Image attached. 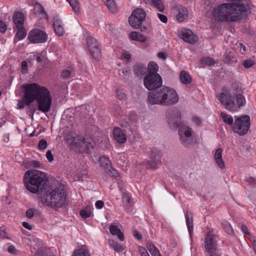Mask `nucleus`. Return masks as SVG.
<instances>
[{
    "mask_svg": "<svg viewBox=\"0 0 256 256\" xmlns=\"http://www.w3.org/2000/svg\"><path fill=\"white\" fill-rule=\"evenodd\" d=\"M22 88L24 90V102H18V106L20 109L24 108V103L30 106L36 100L38 110L44 114L50 111L52 100L50 92L47 88L34 82L24 85Z\"/></svg>",
    "mask_w": 256,
    "mask_h": 256,
    "instance_id": "f257e3e1",
    "label": "nucleus"
},
{
    "mask_svg": "<svg viewBox=\"0 0 256 256\" xmlns=\"http://www.w3.org/2000/svg\"><path fill=\"white\" fill-rule=\"evenodd\" d=\"M26 189L33 194L42 192L47 186L48 179L44 172L36 170H27L24 176Z\"/></svg>",
    "mask_w": 256,
    "mask_h": 256,
    "instance_id": "f03ea898",
    "label": "nucleus"
},
{
    "mask_svg": "<svg viewBox=\"0 0 256 256\" xmlns=\"http://www.w3.org/2000/svg\"><path fill=\"white\" fill-rule=\"evenodd\" d=\"M42 202L52 208H61L66 203V196L64 189L59 186L45 190L41 196Z\"/></svg>",
    "mask_w": 256,
    "mask_h": 256,
    "instance_id": "7ed1b4c3",
    "label": "nucleus"
},
{
    "mask_svg": "<svg viewBox=\"0 0 256 256\" xmlns=\"http://www.w3.org/2000/svg\"><path fill=\"white\" fill-rule=\"evenodd\" d=\"M250 125V118L248 115L240 117H235L234 126L232 127L234 133L240 136H244L247 134Z\"/></svg>",
    "mask_w": 256,
    "mask_h": 256,
    "instance_id": "20e7f679",
    "label": "nucleus"
},
{
    "mask_svg": "<svg viewBox=\"0 0 256 256\" xmlns=\"http://www.w3.org/2000/svg\"><path fill=\"white\" fill-rule=\"evenodd\" d=\"M217 98L224 108L230 112H236L237 106L235 103L234 96L228 91L220 92L217 95Z\"/></svg>",
    "mask_w": 256,
    "mask_h": 256,
    "instance_id": "39448f33",
    "label": "nucleus"
},
{
    "mask_svg": "<svg viewBox=\"0 0 256 256\" xmlns=\"http://www.w3.org/2000/svg\"><path fill=\"white\" fill-rule=\"evenodd\" d=\"M166 88V86H162L154 90L149 92L148 98V102L152 104L163 106Z\"/></svg>",
    "mask_w": 256,
    "mask_h": 256,
    "instance_id": "423d86ee",
    "label": "nucleus"
},
{
    "mask_svg": "<svg viewBox=\"0 0 256 256\" xmlns=\"http://www.w3.org/2000/svg\"><path fill=\"white\" fill-rule=\"evenodd\" d=\"M162 78L160 74L148 73L144 79L145 87L150 90H154L162 85Z\"/></svg>",
    "mask_w": 256,
    "mask_h": 256,
    "instance_id": "0eeeda50",
    "label": "nucleus"
},
{
    "mask_svg": "<svg viewBox=\"0 0 256 256\" xmlns=\"http://www.w3.org/2000/svg\"><path fill=\"white\" fill-rule=\"evenodd\" d=\"M205 248L206 251L210 254V256L220 254L218 249L217 236L214 234L212 232H209L205 238Z\"/></svg>",
    "mask_w": 256,
    "mask_h": 256,
    "instance_id": "6e6552de",
    "label": "nucleus"
},
{
    "mask_svg": "<svg viewBox=\"0 0 256 256\" xmlns=\"http://www.w3.org/2000/svg\"><path fill=\"white\" fill-rule=\"evenodd\" d=\"M146 12L142 8L134 10L128 18L130 24L134 28L138 29L146 18Z\"/></svg>",
    "mask_w": 256,
    "mask_h": 256,
    "instance_id": "1a4fd4ad",
    "label": "nucleus"
},
{
    "mask_svg": "<svg viewBox=\"0 0 256 256\" xmlns=\"http://www.w3.org/2000/svg\"><path fill=\"white\" fill-rule=\"evenodd\" d=\"M168 122L172 128L179 126L181 124V114L180 110L176 108L168 109L166 112Z\"/></svg>",
    "mask_w": 256,
    "mask_h": 256,
    "instance_id": "9d476101",
    "label": "nucleus"
},
{
    "mask_svg": "<svg viewBox=\"0 0 256 256\" xmlns=\"http://www.w3.org/2000/svg\"><path fill=\"white\" fill-rule=\"evenodd\" d=\"M179 135L182 144L184 146H188L193 142L192 129L186 126H182L179 130Z\"/></svg>",
    "mask_w": 256,
    "mask_h": 256,
    "instance_id": "9b49d317",
    "label": "nucleus"
},
{
    "mask_svg": "<svg viewBox=\"0 0 256 256\" xmlns=\"http://www.w3.org/2000/svg\"><path fill=\"white\" fill-rule=\"evenodd\" d=\"M28 38L32 43H43L46 41L48 36L44 32L40 30L34 29L29 32Z\"/></svg>",
    "mask_w": 256,
    "mask_h": 256,
    "instance_id": "f8f14e48",
    "label": "nucleus"
},
{
    "mask_svg": "<svg viewBox=\"0 0 256 256\" xmlns=\"http://www.w3.org/2000/svg\"><path fill=\"white\" fill-rule=\"evenodd\" d=\"M179 96L174 89L166 86L163 106H168L176 104Z\"/></svg>",
    "mask_w": 256,
    "mask_h": 256,
    "instance_id": "ddd939ff",
    "label": "nucleus"
},
{
    "mask_svg": "<svg viewBox=\"0 0 256 256\" xmlns=\"http://www.w3.org/2000/svg\"><path fill=\"white\" fill-rule=\"evenodd\" d=\"M86 44L92 57L98 60L100 57V52L96 40L92 37L86 38Z\"/></svg>",
    "mask_w": 256,
    "mask_h": 256,
    "instance_id": "4468645a",
    "label": "nucleus"
},
{
    "mask_svg": "<svg viewBox=\"0 0 256 256\" xmlns=\"http://www.w3.org/2000/svg\"><path fill=\"white\" fill-rule=\"evenodd\" d=\"M162 155V152L160 150L156 148L152 150L150 157L151 161L147 163L146 166L149 168H155L160 163Z\"/></svg>",
    "mask_w": 256,
    "mask_h": 256,
    "instance_id": "2eb2a0df",
    "label": "nucleus"
},
{
    "mask_svg": "<svg viewBox=\"0 0 256 256\" xmlns=\"http://www.w3.org/2000/svg\"><path fill=\"white\" fill-rule=\"evenodd\" d=\"M86 138L77 137L74 139L72 145L74 146L75 150L80 152H85V142Z\"/></svg>",
    "mask_w": 256,
    "mask_h": 256,
    "instance_id": "dca6fc26",
    "label": "nucleus"
},
{
    "mask_svg": "<svg viewBox=\"0 0 256 256\" xmlns=\"http://www.w3.org/2000/svg\"><path fill=\"white\" fill-rule=\"evenodd\" d=\"M178 14L176 16V20L179 22H182L186 20L188 16V9L182 6H178L176 7Z\"/></svg>",
    "mask_w": 256,
    "mask_h": 256,
    "instance_id": "f3484780",
    "label": "nucleus"
},
{
    "mask_svg": "<svg viewBox=\"0 0 256 256\" xmlns=\"http://www.w3.org/2000/svg\"><path fill=\"white\" fill-rule=\"evenodd\" d=\"M181 38L184 42L190 44H194L198 41V37L189 30H185L182 32Z\"/></svg>",
    "mask_w": 256,
    "mask_h": 256,
    "instance_id": "a211bd4d",
    "label": "nucleus"
},
{
    "mask_svg": "<svg viewBox=\"0 0 256 256\" xmlns=\"http://www.w3.org/2000/svg\"><path fill=\"white\" fill-rule=\"evenodd\" d=\"M53 27L56 33L59 36H61L64 34V29L62 26L61 20L58 16L54 18Z\"/></svg>",
    "mask_w": 256,
    "mask_h": 256,
    "instance_id": "6ab92c4d",
    "label": "nucleus"
},
{
    "mask_svg": "<svg viewBox=\"0 0 256 256\" xmlns=\"http://www.w3.org/2000/svg\"><path fill=\"white\" fill-rule=\"evenodd\" d=\"M222 149L218 148L214 154V158L218 166L221 169L224 168L225 164L222 158Z\"/></svg>",
    "mask_w": 256,
    "mask_h": 256,
    "instance_id": "aec40b11",
    "label": "nucleus"
},
{
    "mask_svg": "<svg viewBox=\"0 0 256 256\" xmlns=\"http://www.w3.org/2000/svg\"><path fill=\"white\" fill-rule=\"evenodd\" d=\"M114 136L115 140L119 143L123 144L126 141V134L119 128H116L114 130Z\"/></svg>",
    "mask_w": 256,
    "mask_h": 256,
    "instance_id": "412c9836",
    "label": "nucleus"
},
{
    "mask_svg": "<svg viewBox=\"0 0 256 256\" xmlns=\"http://www.w3.org/2000/svg\"><path fill=\"white\" fill-rule=\"evenodd\" d=\"M24 15L22 12H18L14 14L13 21L16 28L24 26Z\"/></svg>",
    "mask_w": 256,
    "mask_h": 256,
    "instance_id": "4be33fe9",
    "label": "nucleus"
},
{
    "mask_svg": "<svg viewBox=\"0 0 256 256\" xmlns=\"http://www.w3.org/2000/svg\"><path fill=\"white\" fill-rule=\"evenodd\" d=\"M110 233L112 235L116 236L120 241H124V233L118 228L117 226L112 224L109 228Z\"/></svg>",
    "mask_w": 256,
    "mask_h": 256,
    "instance_id": "5701e85b",
    "label": "nucleus"
},
{
    "mask_svg": "<svg viewBox=\"0 0 256 256\" xmlns=\"http://www.w3.org/2000/svg\"><path fill=\"white\" fill-rule=\"evenodd\" d=\"M134 72L138 76H141L147 72V68L144 64H140L134 66Z\"/></svg>",
    "mask_w": 256,
    "mask_h": 256,
    "instance_id": "b1692460",
    "label": "nucleus"
},
{
    "mask_svg": "<svg viewBox=\"0 0 256 256\" xmlns=\"http://www.w3.org/2000/svg\"><path fill=\"white\" fill-rule=\"evenodd\" d=\"M96 160H98L100 162V164L104 167L105 170L111 166L112 163L108 158L105 156H102L100 158L96 156Z\"/></svg>",
    "mask_w": 256,
    "mask_h": 256,
    "instance_id": "393cba45",
    "label": "nucleus"
},
{
    "mask_svg": "<svg viewBox=\"0 0 256 256\" xmlns=\"http://www.w3.org/2000/svg\"><path fill=\"white\" fill-rule=\"evenodd\" d=\"M180 82L184 84H190L192 80V77L186 71H182L180 75Z\"/></svg>",
    "mask_w": 256,
    "mask_h": 256,
    "instance_id": "a878e982",
    "label": "nucleus"
},
{
    "mask_svg": "<svg viewBox=\"0 0 256 256\" xmlns=\"http://www.w3.org/2000/svg\"><path fill=\"white\" fill-rule=\"evenodd\" d=\"M34 13L36 15H41L44 18H47V14L44 10V8L40 3H36L34 7Z\"/></svg>",
    "mask_w": 256,
    "mask_h": 256,
    "instance_id": "bb28decb",
    "label": "nucleus"
},
{
    "mask_svg": "<svg viewBox=\"0 0 256 256\" xmlns=\"http://www.w3.org/2000/svg\"><path fill=\"white\" fill-rule=\"evenodd\" d=\"M234 98H235L236 100V104L237 106V110L246 104L244 96L241 94H234Z\"/></svg>",
    "mask_w": 256,
    "mask_h": 256,
    "instance_id": "cd10ccee",
    "label": "nucleus"
},
{
    "mask_svg": "<svg viewBox=\"0 0 256 256\" xmlns=\"http://www.w3.org/2000/svg\"><path fill=\"white\" fill-rule=\"evenodd\" d=\"M108 9L112 12H117V7L114 0H102Z\"/></svg>",
    "mask_w": 256,
    "mask_h": 256,
    "instance_id": "c85d7f7f",
    "label": "nucleus"
},
{
    "mask_svg": "<svg viewBox=\"0 0 256 256\" xmlns=\"http://www.w3.org/2000/svg\"><path fill=\"white\" fill-rule=\"evenodd\" d=\"M220 116L225 124L232 126H234V120L231 116L228 115L224 112H222L220 114Z\"/></svg>",
    "mask_w": 256,
    "mask_h": 256,
    "instance_id": "c756f323",
    "label": "nucleus"
},
{
    "mask_svg": "<svg viewBox=\"0 0 256 256\" xmlns=\"http://www.w3.org/2000/svg\"><path fill=\"white\" fill-rule=\"evenodd\" d=\"M75 72L74 68H71L70 70H65L62 71L61 76L63 78L69 79L74 77Z\"/></svg>",
    "mask_w": 256,
    "mask_h": 256,
    "instance_id": "7c9ffc66",
    "label": "nucleus"
},
{
    "mask_svg": "<svg viewBox=\"0 0 256 256\" xmlns=\"http://www.w3.org/2000/svg\"><path fill=\"white\" fill-rule=\"evenodd\" d=\"M158 70V66L157 64L154 62H150L148 65V67L147 68V72L148 73H152V74H158L157 72Z\"/></svg>",
    "mask_w": 256,
    "mask_h": 256,
    "instance_id": "2f4dec72",
    "label": "nucleus"
},
{
    "mask_svg": "<svg viewBox=\"0 0 256 256\" xmlns=\"http://www.w3.org/2000/svg\"><path fill=\"white\" fill-rule=\"evenodd\" d=\"M146 248L152 256L160 253L158 250L151 242L146 244Z\"/></svg>",
    "mask_w": 256,
    "mask_h": 256,
    "instance_id": "473e14b6",
    "label": "nucleus"
},
{
    "mask_svg": "<svg viewBox=\"0 0 256 256\" xmlns=\"http://www.w3.org/2000/svg\"><path fill=\"white\" fill-rule=\"evenodd\" d=\"M106 172L108 174L109 176H114L117 178L118 180H120V177L119 176V174L116 170L114 169L111 166L110 168L105 170Z\"/></svg>",
    "mask_w": 256,
    "mask_h": 256,
    "instance_id": "72a5a7b5",
    "label": "nucleus"
},
{
    "mask_svg": "<svg viewBox=\"0 0 256 256\" xmlns=\"http://www.w3.org/2000/svg\"><path fill=\"white\" fill-rule=\"evenodd\" d=\"M72 256H90L88 251L84 248L74 250Z\"/></svg>",
    "mask_w": 256,
    "mask_h": 256,
    "instance_id": "f704fd0d",
    "label": "nucleus"
},
{
    "mask_svg": "<svg viewBox=\"0 0 256 256\" xmlns=\"http://www.w3.org/2000/svg\"><path fill=\"white\" fill-rule=\"evenodd\" d=\"M153 6L160 12H162L164 10V6L162 0H150Z\"/></svg>",
    "mask_w": 256,
    "mask_h": 256,
    "instance_id": "c9c22d12",
    "label": "nucleus"
},
{
    "mask_svg": "<svg viewBox=\"0 0 256 256\" xmlns=\"http://www.w3.org/2000/svg\"><path fill=\"white\" fill-rule=\"evenodd\" d=\"M224 230L227 232L228 234L232 235L234 234V230L232 228L230 224L227 222H224L222 223Z\"/></svg>",
    "mask_w": 256,
    "mask_h": 256,
    "instance_id": "e433bc0d",
    "label": "nucleus"
},
{
    "mask_svg": "<svg viewBox=\"0 0 256 256\" xmlns=\"http://www.w3.org/2000/svg\"><path fill=\"white\" fill-rule=\"evenodd\" d=\"M93 142L91 138H86V142H85V152L90 153L91 151V149L93 148Z\"/></svg>",
    "mask_w": 256,
    "mask_h": 256,
    "instance_id": "4c0bfd02",
    "label": "nucleus"
},
{
    "mask_svg": "<svg viewBox=\"0 0 256 256\" xmlns=\"http://www.w3.org/2000/svg\"><path fill=\"white\" fill-rule=\"evenodd\" d=\"M118 74L124 78H126L130 74V70L128 68H122L118 70Z\"/></svg>",
    "mask_w": 256,
    "mask_h": 256,
    "instance_id": "58836bf2",
    "label": "nucleus"
},
{
    "mask_svg": "<svg viewBox=\"0 0 256 256\" xmlns=\"http://www.w3.org/2000/svg\"><path fill=\"white\" fill-rule=\"evenodd\" d=\"M69 3L72 6V10L76 12H78L80 11V7L79 2L77 0H70Z\"/></svg>",
    "mask_w": 256,
    "mask_h": 256,
    "instance_id": "ea45409f",
    "label": "nucleus"
},
{
    "mask_svg": "<svg viewBox=\"0 0 256 256\" xmlns=\"http://www.w3.org/2000/svg\"><path fill=\"white\" fill-rule=\"evenodd\" d=\"M18 30L16 32V36L20 40L23 39L26 34V32L24 27V26H22L20 28H16Z\"/></svg>",
    "mask_w": 256,
    "mask_h": 256,
    "instance_id": "a19ab883",
    "label": "nucleus"
},
{
    "mask_svg": "<svg viewBox=\"0 0 256 256\" xmlns=\"http://www.w3.org/2000/svg\"><path fill=\"white\" fill-rule=\"evenodd\" d=\"M122 201L124 204L125 206H128V204H129L130 206H131V197L126 192L123 193L122 196Z\"/></svg>",
    "mask_w": 256,
    "mask_h": 256,
    "instance_id": "79ce46f5",
    "label": "nucleus"
},
{
    "mask_svg": "<svg viewBox=\"0 0 256 256\" xmlns=\"http://www.w3.org/2000/svg\"><path fill=\"white\" fill-rule=\"evenodd\" d=\"M26 166L28 168H38L40 166V164L36 160H30L26 162Z\"/></svg>",
    "mask_w": 256,
    "mask_h": 256,
    "instance_id": "37998d69",
    "label": "nucleus"
},
{
    "mask_svg": "<svg viewBox=\"0 0 256 256\" xmlns=\"http://www.w3.org/2000/svg\"><path fill=\"white\" fill-rule=\"evenodd\" d=\"M186 224L188 226V229L189 232H190L192 230V218H190L189 216V213L188 212H186Z\"/></svg>",
    "mask_w": 256,
    "mask_h": 256,
    "instance_id": "c03bdc74",
    "label": "nucleus"
},
{
    "mask_svg": "<svg viewBox=\"0 0 256 256\" xmlns=\"http://www.w3.org/2000/svg\"><path fill=\"white\" fill-rule=\"evenodd\" d=\"M202 62L203 64H204L208 66H210L215 63V61L214 58L210 57H206L202 60Z\"/></svg>",
    "mask_w": 256,
    "mask_h": 256,
    "instance_id": "a18cd8bd",
    "label": "nucleus"
},
{
    "mask_svg": "<svg viewBox=\"0 0 256 256\" xmlns=\"http://www.w3.org/2000/svg\"><path fill=\"white\" fill-rule=\"evenodd\" d=\"M90 209L88 208H84L80 210V214L82 218H86L90 216Z\"/></svg>",
    "mask_w": 256,
    "mask_h": 256,
    "instance_id": "49530a36",
    "label": "nucleus"
},
{
    "mask_svg": "<svg viewBox=\"0 0 256 256\" xmlns=\"http://www.w3.org/2000/svg\"><path fill=\"white\" fill-rule=\"evenodd\" d=\"M48 144L46 140L44 139L40 140L38 143V148L40 150H44L47 148Z\"/></svg>",
    "mask_w": 256,
    "mask_h": 256,
    "instance_id": "de8ad7c7",
    "label": "nucleus"
},
{
    "mask_svg": "<svg viewBox=\"0 0 256 256\" xmlns=\"http://www.w3.org/2000/svg\"><path fill=\"white\" fill-rule=\"evenodd\" d=\"M110 246L114 249L117 252H120L124 250V248L120 246V244H118L116 242H112L110 244Z\"/></svg>",
    "mask_w": 256,
    "mask_h": 256,
    "instance_id": "09e8293b",
    "label": "nucleus"
},
{
    "mask_svg": "<svg viewBox=\"0 0 256 256\" xmlns=\"http://www.w3.org/2000/svg\"><path fill=\"white\" fill-rule=\"evenodd\" d=\"M254 64V61L250 59L246 60L243 62V65L244 67L246 68H248L252 67L253 66Z\"/></svg>",
    "mask_w": 256,
    "mask_h": 256,
    "instance_id": "8fccbe9b",
    "label": "nucleus"
},
{
    "mask_svg": "<svg viewBox=\"0 0 256 256\" xmlns=\"http://www.w3.org/2000/svg\"><path fill=\"white\" fill-rule=\"evenodd\" d=\"M26 216L29 218H32L34 214V210L32 208H30L26 212Z\"/></svg>",
    "mask_w": 256,
    "mask_h": 256,
    "instance_id": "3c124183",
    "label": "nucleus"
},
{
    "mask_svg": "<svg viewBox=\"0 0 256 256\" xmlns=\"http://www.w3.org/2000/svg\"><path fill=\"white\" fill-rule=\"evenodd\" d=\"M158 18H159L160 20L164 22V23H166L168 22V18L167 16L164 14H158Z\"/></svg>",
    "mask_w": 256,
    "mask_h": 256,
    "instance_id": "603ef678",
    "label": "nucleus"
},
{
    "mask_svg": "<svg viewBox=\"0 0 256 256\" xmlns=\"http://www.w3.org/2000/svg\"><path fill=\"white\" fill-rule=\"evenodd\" d=\"M46 157L49 162H52L54 160V156L52 154V152L48 150L46 153Z\"/></svg>",
    "mask_w": 256,
    "mask_h": 256,
    "instance_id": "864d4df0",
    "label": "nucleus"
},
{
    "mask_svg": "<svg viewBox=\"0 0 256 256\" xmlns=\"http://www.w3.org/2000/svg\"><path fill=\"white\" fill-rule=\"evenodd\" d=\"M238 46L242 54H244L246 52V48L242 43H239Z\"/></svg>",
    "mask_w": 256,
    "mask_h": 256,
    "instance_id": "5fc2aeb1",
    "label": "nucleus"
},
{
    "mask_svg": "<svg viewBox=\"0 0 256 256\" xmlns=\"http://www.w3.org/2000/svg\"><path fill=\"white\" fill-rule=\"evenodd\" d=\"M138 32H133L130 34V38L134 40H138Z\"/></svg>",
    "mask_w": 256,
    "mask_h": 256,
    "instance_id": "6e6d98bb",
    "label": "nucleus"
},
{
    "mask_svg": "<svg viewBox=\"0 0 256 256\" xmlns=\"http://www.w3.org/2000/svg\"><path fill=\"white\" fill-rule=\"evenodd\" d=\"M7 234L4 227L0 228V238H7Z\"/></svg>",
    "mask_w": 256,
    "mask_h": 256,
    "instance_id": "4d7b16f0",
    "label": "nucleus"
},
{
    "mask_svg": "<svg viewBox=\"0 0 256 256\" xmlns=\"http://www.w3.org/2000/svg\"><path fill=\"white\" fill-rule=\"evenodd\" d=\"M22 72H26L28 70V64L25 60L22 62Z\"/></svg>",
    "mask_w": 256,
    "mask_h": 256,
    "instance_id": "13d9d810",
    "label": "nucleus"
},
{
    "mask_svg": "<svg viewBox=\"0 0 256 256\" xmlns=\"http://www.w3.org/2000/svg\"><path fill=\"white\" fill-rule=\"evenodd\" d=\"M139 252L142 256H149L146 250V249L142 247L139 248Z\"/></svg>",
    "mask_w": 256,
    "mask_h": 256,
    "instance_id": "bf43d9fd",
    "label": "nucleus"
},
{
    "mask_svg": "<svg viewBox=\"0 0 256 256\" xmlns=\"http://www.w3.org/2000/svg\"><path fill=\"white\" fill-rule=\"evenodd\" d=\"M34 58L38 62H42L44 60V56H42L40 54L34 55Z\"/></svg>",
    "mask_w": 256,
    "mask_h": 256,
    "instance_id": "052dcab7",
    "label": "nucleus"
},
{
    "mask_svg": "<svg viewBox=\"0 0 256 256\" xmlns=\"http://www.w3.org/2000/svg\"><path fill=\"white\" fill-rule=\"evenodd\" d=\"M6 30V24L2 20H0V32H4Z\"/></svg>",
    "mask_w": 256,
    "mask_h": 256,
    "instance_id": "680f3d73",
    "label": "nucleus"
},
{
    "mask_svg": "<svg viewBox=\"0 0 256 256\" xmlns=\"http://www.w3.org/2000/svg\"><path fill=\"white\" fill-rule=\"evenodd\" d=\"M104 206V202L102 200H98L96 203V206L98 209L102 208Z\"/></svg>",
    "mask_w": 256,
    "mask_h": 256,
    "instance_id": "e2e57ef3",
    "label": "nucleus"
},
{
    "mask_svg": "<svg viewBox=\"0 0 256 256\" xmlns=\"http://www.w3.org/2000/svg\"><path fill=\"white\" fill-rule=\"evenodd\" d=\"M247 182L251 186H254L256 183V179L253 177H250L248 178Z\"/></svg>",
    "mask_w": 256,
    "mask_h": 256,
    "instance_id": "0e129e2a",
    "label": "nucleus"
},
{
    "mask_svg": "<svg viewBox=\"0 0 256 256\" xmlns=\"http://www.w3.org/2000/svg\"><path fill=\"white\" fill-rule=\"evenodd\" d=\"M134 236L138 240H140L142 238V236L136 230H134L133 232Z\"/></svg>",
    "mask_w": 256,
    "mask_h": 256,
    "instance_id": "69168bd1",
    "label": "nucleus"
},
{
    "mask_svg": "<svg viewBox=\"0 0 256 256\" xmlns=\"http://www.w3.org/2000/svg\"><path fill=\"white\" fill-rule=\"evenodd\" d=\"M146 40V36H144V35H143L140 33H138V41H140L141 42H144Z\"/></svg>",
    "mask_w": 256,
    "mask_h": 256,
    "instance_id": "338daca9",
    "label": "nucleus"
},
{
    "mask_svg": "<svg viewBox=\"0 0 256 256\" xmlns=\"http://www.w3.org/2000/svg\"><path fill=\"white\" fill-rule=\"evenodd\" d=\"M8 250L10 253L14 254L16 253V250L14 246H10L8 248Z\"/></svg>",
    "mask_w": 256,
    "mask_h": 256,
    "instance_id": "774afa93",
    "label": "nucleus"
}]
</instances>
